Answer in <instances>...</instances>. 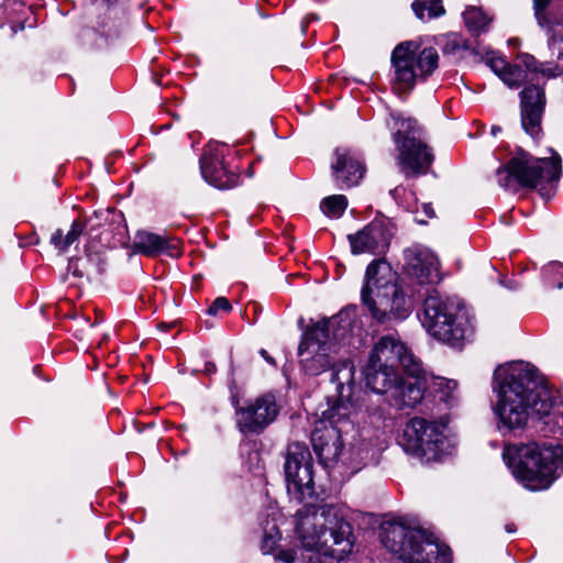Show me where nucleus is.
Instances as JSON below:
<instances>
[{"label":"nucleus","mask_w":563,"mask_h":563,"mask_svg":"<svg viewBox=\"0 0 563 563\" xmlns=\"http://www.w3.org/2000/svg\"><path fill=\"white\" fill-rule=\"evenodd\" d=\"M85 230V224L78 220L71 223L70 230L64 235L63 230L57 229L51 236V243L60 252H65L78 241Z\"/></svg>","instance_id":"nucleus-29"},{"label":"nucleus","mask_w":563,"mask_h":563,"mask_svg":"<svg viewBox=\"0 0 563 563\" xmlns=\"http://www.w3.org/2000/svg\"><path fill=\"white\" fill-rule=\"evenodd\" d=\"M365 383L376 394H387L398 379L396 368L368 360L364 368Z\"/></svg>","instance_id":"nucleus-24"},{"label":"nucleus","mask_w":563,"mask_h":563,"mask_svg":"<svg viewBox=\"0 0 563 563\" xmlns=\"http://www.w3.org/2000/svg\"><path fill=\"white\" fill-rule=\"evenodd\" d=\"M506 531L507 532H515L516 531L515 525L514 523L507 525L506 526Z\"/></svg>","instance_id":"nucleus-46"},{"label":"nucleus","mask_w":563,"mask_h":563,"mask_svg":"<svg viewBox=\"0 0 563 563\" xmlns=\"http://www.w3.org/2000/svg\"><path fill=\"white\" fill-rule=\"evenodd\" d=\"M335 161L331 164L333 179L339 189L357 186L365 174V165L360 155L350 148H336Z\"/></svg>","instance_id":"nucleus-20"},{"label":"nucleus","mask_w":563,"mask_h":563,"mask_svg":"<svg viewBox=\"0 0 563 563\" xmlns=\"http://www.w3.org/2000/svg\"><path fill=\"white\" fill-rule=\"evenodd\" d=\"M405 269L420 286H430L440 280L439 261L435 254L421 245H412L404 251Z\"/></svg>","instance_id":"nucleus-18"},{"label":"nucleus","mask_w":563,"mask_h":563,"mask_svg":"<svg viewBox=\"0 0 563 563\" xmlns=\"http://www.w3.org/2000/svg\"><path fill=\"white\" fill-rule=\"evenodd\" d=\"M310 19H317L314 15H310V16H307L302 23V31L305 32L306 31V21L307 20H310Z\"/></svg>","instance_id":"nucleus-47"},{"label":"nucleus","mask_w":563,"mask_h":563,"mask_svg":"<svg viewBox=\"0 0 563 563\" xmlns=\"http://www.w3.org/2000/svg\"><path fill=\"white\" fill-rule=\"evenodd\" d=\"M279 411L276 395L268 391L235 408L236 426L244 434H260L276 420Z\"/></svg>","instance_id":"nucleus-13"},{"label":"nucleus","mask_w":563,"mask_h":563,"mask_svg":"<svg viewBox=\"0 0 563 563\" xmlns=\"http://www.w3.org/2000/svg\"><path fill=\"white\" fill-rule=\"evenodd\" d=\"M563 73L562 68L554 63L543 64L540 63L537 71L534 73V79L539 80L538 76L542 75L545 78H555L559 77Z\"/></svg>","instance_id":"nucleus-40"},{"label":"nucleus","mask_w":563,"mask_h":563,"mask_svg":"<svg viewBox=\"0 0 563 563\" xmlns=\"http://www.w3.org/2000/svg\"><path fill=\"white\" fill-rule=\"evenodd\" d=\"M435 44L440 46L443 55H456L462 49H467L468 46L462 36L457 33H448L438 35Z\"/></svg>","instance_id":"nucleus-31"},{"label":"nucleus","mask_w":563,"mask_h":563,"mask_svg":"<svg viewBox=\"0 0 563 563\" xmlns=\"http://www.w3.org/2000/svg\"><path fill=\"white\" fill-rule=\"evenodd\" d=\"M544 81L531 78L520 92L521 125L527 134L537 140L542 133L541 122L547 99Z\"/></svg>","instance_id":"nucleus-17"},{"label":"nucleus","mask_w":563,"mask_h":563,"mask_svg":"<svg viewBox=\"0 0 563 563\" xmlns=\"http://www.w3.org/2000/svg\"><path fill=\"white\" fill-rule=\"evenodd\" d=\"M424 389L421 374L409 376L406 379L398 377L386 399L389 406L396 409L413 408L422 400Z\"/></svg>","instance_id":"nucleus-21"},{"label":"nucleus","mask_w":563,"mask_h":563,"mask_svg":"<svg viewBox=\"0 0 563 563\" xmlns=\"http://www.w3.org/2000/svg\"><path fill=\"white\" fill-rule=\"evenodd\" d=\"M104 266V261L99 253H87L82 257L70 258L67 269L75 277L92 280L103 274Z\"/></svg>","instance_id":"nucleus-26"},{"label":"nucleus","mask_w":563,"mask_h":563,"mask_svg":"<svg viewBox=\"0 0 563 563\" xmlns=\"http://www.w3.org/2000/svg\"><path fill=\"white\" fill-rule=\"evenodd\" d=\"M295 532L303 550H279L275 560L284 563L342 561L353 549L347 508L341 504H305L295 516Z\"/></svg>","instance_id":"nucleus-2"},{"label":"nucleus","mask_w":563,"mask_h":563,"mask_svg":"<svg viewBox=\"0 0 563 563\" xmlns=\"http://www.w3.org/2000/svg\"><path fill=\"white\" fill-rule=\"evenodd\" d=\"M335 354L336 343L327 339L325 323H313L303 332L298 355L306 374L317 376L330 369Z\"/></svg>","instance_id":"nucleus-11"},{"label":"nucleus","mask_w":563,"mask_h":563,"mask_svg":"<svg viewBox=\"0 0 563 563\" xmlns=\"http://www.w3.org/2000/svg\"><path fill=\"white\" fill-rule=\"evenodd\" d=\"M411 8L421 21L437 19L445 13L442 0H415Z\"/></svg>","instance_id":"nucleus-30"},{"label":"nucleus","mask_w":563,"mask_h":563,"mask_svg":"<svg viewBox=\"0 0 563 563\" xmlns=\"http://www.w3.org/2000/svg\"><path fill=\"white\" fill-rule=\"evenodd\" d=\"M394 142L398 151V166L405 177H418L429 172L434 155L432 148L419 137L417 121L391 115Z\"/></svg>","instance_id":"nucleus-8"},{"label":"nucleus","mask_w":563,"mask_h":563,"mask_svg":"<svg viewBox=\"0 0 563 563\" xmlns=\"http://www.w3.org/2000/svg\"><path fill=\"white\" fill-rule=\"evenodd\" d=\"M445 428L443 422L415 417L407 423L398 443L407 454L422 462L439 461L449 449Z\"/></svg>","instance_id":"nucleus-9"},{"label":"nucleus","mask_w":563,"mask_h":563,"mask_svg":"<svg viewBox=\"0 0 563 563\" xmlns=\"http://www.w3.org/2000/svg\"><path fill=\"white\" fill-rule=\"evenodd\" d=\"M261 356L269 364L276 365L275 360L268 354V352L264 349L260 351Z\"/></svg>","instance_id":"nucleus-44"},{"label":"nucleus","mask_w":563,"mask_h":563,"mask_svg":"<svg viewBox=\"0 0 563 563\" xmlns=\"http://www.w3.org/2000/svg\"><path fill=\"white\" fill-rule=\"evenodd\" d=\"M335 408H331L327 416L328 421H318L311 433L313 451L324 467L333 466L343 449L341 431L335 426L340 418L335 419Z\"/></svg>","instance_id":"nucleus-16"},{"label":"nucleus","mask_w":563,"mask_h":563,"mask_svg":"<svg viewBox=\"0 0 563 563\" xmlns=\"http://www.w3.org/2000/svg\"><path fill=\"white\" fill-rule=\"evenodd\" d=\"M485 63L499 78L510 66L503 56L497 55L494 52L486 54Z\"/></svg>","instance_id":"nucleus-37"},{"label":"nucleus","mask_w":563,"mask_h":563,"mask_svg":"<svg viewBox=\"0 0 563 563\" xmlns=\"http://www.w3.org/2000/svg\"><path fill=\"white\" fill-rule=\"evenodd\" d=\"M463 20L472 36H479L488 32L493 22V18L477 7H467L463 12Z\"/></svg>","instance_id":"nucleus-28"},{"label":"nucleus","mask_w":563,"mask_h":563,"mask_svg":"<svg viewBox=\"0 0 563 563\" xmlns=\"http://www.w3.org/2000/svg\"><path fill=\"white\" fill-rule=\"evenodd\" d=\"M355 309L346 308L332 318L318 321L317 323H325L328 340H332V342H341L352 333L355 324Z\"/></svg>","instance_id":"nucleus-25"},{"label":"nucleus","mask_w":563,"mask_h":563,"mask_svg":"<svg viewBox=\"0 0 563 563\" xmlns=\"http://www.w3.org/2000/svg\"><path fill=\"white\" fill-rule=\"evenodd\" d=\"M361 298L379 323L402 321L412 311L411 303L395 283V274L384 258H376L368 264Z\"/></svg>","instance_id":"nucleus-4"},{"label":"nucleus","mask_w":563,"mask_h":563,"mask_svg":"<svg viewBox=\"0 0 563 563\" xmlns=\"http://www.w3.org/2000/svg\"><path fill=\"white\" fill-rule=\"evenodd\" d=\"M424 296L423 327L435 340L452 347H462L474 332L464 307L456 300L442 297L437 289L427 288Z\"/></svg>","instance_id":"nucleus-7"},{"label":"nucleus","mask_w":563,"mask_h":563,"mask_svg":"<svg viewBox=\"0 0 563 563\" xmlns=\"http://www.w3.org/2000/svg\"><path fill=\"white\" fill-rule=\"evenodd\" d=\"M203 372L207 374V375H212L217 372V367H216V364L212 363V362H206L205 363V367H203Z\"/></svg>","instance_id":"nucleus-43"},{"label":"nucleus","mask_w":563,"mask_h":563,"mask_svg":"<svg viewBox=\"0 0 563 563\" xmlns=\"http://www.w3.org/2000/svg\"><path fill=\"white\" fill-rule=\"evenodd\" d=\"M500 79L510 89H518L521 85L531 82V77H529L528 71L519 65L512 64H510L506 73L501 75Z\"/></svg>","instance_id":"nucleus-33"},{"label":"nucleus","mask_w":563,"mask_h":563,"mask_svg":"<svg viewBox=\"0 0 563 563\" xmlns=\"http://www.w3.org/2000/svg\"><path fill=\"white\" fill-rule=\"evenodd\" d=\"M561 174L559 155L550 158H538L520 150L496 172L497 183L505 190L517 194L521 189L539 188L540 195L550 199L552 184L558 181Z\"/></svg>","instance_id":"nucleus-6"},{"label":"nucleus","mask_w":563,"mask_h":563,"mask_svg":"<svg viewBox=\"0 0 563 563\" xmlns=\"http://www.w3.org/2000/svg\"><path fill=\"white\" fill-rule=\"evenodd\" d=\"M133 249L136 253L146 256L165 254L169 257H178L181 254V242L175 238L139 231L134 238Z\"/></svg>","instance_id":"nucleus-22"},{"label":"nucleus","mask_w":563,"mask_h":563,"mask_svg":"<svg viewBox=\"0 0 563 563\" xmlns=\"http://www.w3.org/2000/svg\"><path fill=\"white\" fill-rule=\"evenodd\" d=\"M395 231L396 228L390 219L386 217L375 218L362 230L347 235L352 254L385 255Z\"/></svg>","instance_id":"nucleus-15"},{"label":"nucleus","mask_w":563,"mask_h":563,"mask_svg":"<svg viewBox=\"0 0 563 563\" xmlns=\"http://www.w3.org/2000/svg\"><path fill=\"white\" fill-rule=\"evenodd\" d=\"M405 191V188L401 186H398L389 191V195L393 197V199L400 205V196Z\"/></svg>","instance_id":"nucleus-42"},{"label":"nucleus","mask_w":563,"mask_h":563,"mask_svg":"<svg viewBox=\"0 0 563 563\" xmlns=\"http://www.w3.org/2000/svg\"><path fill=\"white\" fill-rule=\"evenodd\" d=\"M434 385L443 394L442 400L449 402L453 398V393L457 388V382L454 379H448L444 377H438Z\"/></svg>","instance_id":"nucleus-38"},{"label":"nucleus","mask_w":563,"mask_h":563,"mask_svg":"<svg viewBox=\"0 0 563 563\" xmlns=\"http://www.w3.org/2000/svg\"><path fill=\"white\" fill-rule=\"evenodd\" d=\"M312 466V457L305 443L288 444L284 465L287 490L300 501L313 494Z\"/></svg>","instance_id":"nucleus-12"},{"label":"nucleus","mask_w":563,"mask_h":563,"mask_svg":"<svg viewBox=\"0 0 563 563\" xmlns=\"http://www.w3.org/2000/svg\"><path fill=\"white\" fill-rule=\"evenodd\" d=\"M493 390L497 397L493 410L500 432L525 428L534 413L544 437L563 433V402L552 395L533 365L512 362L498 366Z\"/></svg>","instance_id":"nucleus-1"},{"label":"nucleus","mask_w":563,"mask_h":563,"mask_svg":"<svg viewBox=\"0 0 563 563\" xmlns=\"http://www.w3.org/2000/svg\"><path fill=\"white\" fill-rule=\"evenodd\" d=\"M423 211H424V213H426L429 218L434 217V211H433V209H432V207H431L430 205L424 203V205H423Z\"/></svg>","instance_id":"nucleus-45"},{"label":"nucleus","mask_w":563,"mask_h":563,"mask_svg":"<svg viewBox=\"0 0 563 563\" xmlns=\"http://www.w3.org/2000/svg\"><path fill=\"white\" fill-rule=\"evenodd\" d=\"M158 328L163 329V330H166V329L169 328V325L163 322V323L158 324Z\"/></svg>","instance_id":"nucleus-48"},{"label":"nucleus","mask_w":563,"mask_h":563,"mask_svg":"<svg viewBox=\"0 0 563 563\" xmlns=\"http://www.w3.org/2000/svg\"><path fill=\"white\" fill-rule=\"evenodd\" d=\"M521 58V63L525 65L526 69L528 71V75L529 77L533 78L534 79V73L537 71L538 69V66L540 64V62H538L534 56L530 55V54H522L520 56Z\"/></svg>","instance_id":"nucleus-41"},{"label":"nucleus","mask_w":563,"mask_h":563,"mask_svg":"<svg viewBox=\"0 0 563 563\" xmlns=\"http://www.w3.org/2000/svg\"><path fill=\"white\" fill-rule=\"evenodd\" d=\"M383 545L402 563H451V550L431 533L406 526L402 521H386L380 526Z\"/></svg>","instance_id":"nucleus-5"},{"label":"nucleus","mask_w":563,"mask_h":563,"mask_svg":"<svg viewBox=\"0 0 563 563\" xmlns=\"http://www.w3.org/2000/svg\"><path fill=\"white\" fill-rule=\"evenodd\" d=\"M222 147L209 145L200 158L201 175L207 183L219 189L232 188L239 176L223 162Z\"/></svg>","instance_id":"nucleus-19"},{"label":"nucleus","mask_w":563,"mask_h":563,"mask_svg":"<svg viewBox=\"0 0 563 563\" xmlns=\"http://www.w3.org/2000/svg\"><path fill=\"white\" fill-rule=\"evenodd\" d=\"M543 274L547 280L558 289L563 288V264L560 262H552L544 267Z\"/></svg>","instance_id":"nucleus-35"},{"label":"nucleus","mask_w":563,"mask_h":563,"mask_svg":"<svg viewBox=\"0 0 563 563\" xmlns=\"http://www.w3.org/2000/svg\"><path fill=\"white\" fill-rule=\"evenodd\" d=\"M499 130H500L499 128H495V126H494V128H493V133H494V134H496V133H498V131H499Z\"/></svg>","instance_id":"nucleus-49"},{"label":"nucleus","mask_w":563,"mask_h":563,"mask_svg":"<svg viewBox=\"0 0 563 563\" xmlns=\"http://www.w3.org/2000/svg\"><path fill=\"white\" fill-rule=\"evenodd\" d=\"M320 208L327 217L339 219L347 208V199L344 195H332L322 199Z\"/></svg>","instance_id":"nucleus-32"},{"label":"nucleus","mask_w":563,"mask_h":563,"mask_svg":"<svg viewBox=\"0 0 563 563\" xmlns=\"http://www.w3.org/2000/svg\"><path fill=\"white\" fill-rule=\"evenodd\" d=\"M369 422L376 428H387L393 426L394 417L384 408L377 407L369 411Z\"/></svg>","instance_id":"nucleus-36"},{"label":"nucleus","mask_w":563,"mask_h":563,"mask_svg":"<svg viewBox=\"0 0 563 563\" xmlns=\"http://www.w3.org/2000/svg\"><path fill=\"white\" fill-rule=\"evenodd\" d=\"M232 310V305L225 297H217L209 306L207 313L212 317H218L220 313H229Z\"/></svg>","instance_id":"nucleus-39"},{"label":"nucleus","mask_w":563,"mask_h":563,"mask_svg":"<svg viewBox=\"0 0 563 563\" xmlns=\"http://www.w3.org/2000/svg\"><path fill=\"white\" fill-rule=\"evenodd\" d=\"M263 530L264 533L261 542V550L264 554H271L282 539L280 531L274 521H266Z\"/></svg>","instance_id":"nucleus-34"},{"label":"nucleus","mask_w":563,"mask_h":563,"mask_svg":"<svg viewBox=\"0 0 563 563\" xmlns=\"http://www.w3.org/2000/svg\"><path fill=\"white\" fill-rule=\"evenodd\" d=\"M415 42H402L391 53V64L395 70L394 90L407 93L418 78H426L438 67L439 55L435 48L426 47L417 54Z\"/></svg>","instance_id":"nucleus-10"},{"label":"nucleus","mask_w":563,"mask_h":563,"mask_svg":"<svg viewBox=\"0 0 563 563\" xmlns=\"http://www.w3.org/2000/svg\"><path fill=\"white\" fill-rule=\"evenodd\" d=\"M331 374V383L335 384V390L340 397H344V389L347 388L350 396L352 386L354 384V373L355 368L353 363L350 360H343L340 362L333 363Z\"/></svg>","instance_id":"nucleus-27"},{"label":"nucleus","mask_w":563,"mask_h":563,"mask_svg":"<svg viewBox=\"0 0 563 563\" xmlns=\"http://www.w3.org/2000/svg\"><path fill=\"white\" fill-rule=\"evenodd\" d=\"M503 459L515 478L531 490L548 489L563 474V445L559 442L509 443Z\"/></svg>","instance_id":"nucleus-3"},{"label":"nucleus","mask_w":563,"mask_h":563,"mask_svg":"<svg viewBox=\"0 0 563 563\" xmlns=\"http://www.w3.org/2000/svg\"><path fill=\"white\" fill-rule=\"evenodd\" d=\"M368 360L396 369L401 366L408 376L423 373L420 360L413 355L399 335L394 333L383 335L375 343Z\"/></svg>","instance_id":"nucleus-14"},{"label":"nucleus","mask_w":563,"mask_h":563,"mask_svg":"<svg viewBox=\"0 0 563 563\" xmlns=\"http://www.w3.org/2000/svg\"><path fill=\"white\" fill-rule=\"evenodd\" d=\"M551 0H533L534 15L538 24L547 29L548 47L558 59L563 58V13L548 16L545 9Z\"/></svg>","instance_id":"nucleus-23"}]
</instances>
